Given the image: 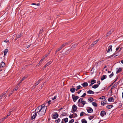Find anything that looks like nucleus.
I'll return each instance as SVG.
<instances>
[{"mask_svg":"<svg viewBox=\"0 0 123 123\" xmlns=\"http://www.w3.org/2000/svg\"><path fill=\"white\" fill-rule=\"evenodd\" d=\"M62 49V47H60L59 48H58L57 50H56V51H55V54H56V53L58 52V51H59V50H61Z\"/></svg>","mask_w":123,"mask_h":123,"instance_id":"nucleus-25","label":"nucleus"},{"mask_svg":"<svg viewBox=\"0 0 123 123\" xmlns=\"http://www.w3.org/2000/svg\"><path fill=\"white\" fill-rule=\"evenodd\" d=\"M108 101L110 102H113L114 101V100L113 98L112 97L111 98H109L108 99Z\"/></svg>","mask_w":123,"mask_h":123,"instance_id":"nucleus-14","label":"nucleus"},{"mask_svg":"<svg viewBox=\"0 0 123 123\" xmlns=\"http://www.w3.org/2000/svg\"><path fill=\"white\" fill-rule=\"evenodd\" d=\"M31 5H37V6H40L39 3H38V4H36L35 3H32L31 4Z\"/></svg>","mask_w":123,"mask_h":123,"instance_id":"nucleus-39","label":"nucleus"},{"mask_svg":"<svg viewBox=\"0 0 123 123\" xmlns=\"http://www.w3.org/2000/svg\"><path fill=\"white\" fill-rule=\"evenodd\" d=\"M6 93V92H5L4 94H3V95H1L0 96V99H1L2 98L3 96V95H4Z\"/></svg>","mask_w":123,"mask_h":123,"instance_id":"nucleus-40","label":"nucleus"},{"mask_svg":"<svg viewBox=\"0 0 123 123\" xmlns=\"http://www.w3.org/2000/svg\"><path fill=\"white\" fill-rule=\"evenodd\" d=\"M82 123H87V121L85 120H82Z\"/></svg>","mask_w":123,"mask_h":123,"instance_id":"nucleus-36","label":"nucleus"},{"mask_svg":"<svg viewBox=\"0 0 123 123\" xmlns=\"http://www.w3.org/2000/svg\"><path fill=\"white\" fill-rule=\"evenodd\" d=\"M94 116H90L89 117V119L90 120H91L94 117Z\"/></svg>","mask_w":123,"mask_h":123,"instance_id":"nucleus-32","label":"nucleus"},{"mask_svg":"<svg viewBox=\"0 0 123 123\" xmlns=\"http://www.w3.org/2000/svg\"><path fill=\"white\" fill-rule=\"evenodd\" d=\"M8 51V50L7 49H5V50L4 51V55H5L6 54Z\"/></svg>","mask_w":123,"mask_h":123,"instance_id":"nucleus-27","label":"nucleus"},{"mask_svg":"<svg viewBox=\"0 0 123 123\" xmlns=\"http://www.w3.org/2000/svg\"><path fill=\"white\" fill-rule=\"evenodd\" d=\"M67 45V43H65L63 44L61 46L62 48L63 47H64L65 46Z\"/></svg>","mask_w":123,"mask_h":123,"instance_id":"nucleus-33","label":"nucleus"},{"mask_svg":"<svg viewBox=\"0 0 123 123\" xmlns=\"http://www.w3.org/2000/svg\"><path fill=\"white\" fill-rule=\"evenodd\" d=\"M8 117H7V116H6V117H4L2 118L3 119H4V120H5V119L7 118Z\"/></svg>","mask_w":123,"mask_h":123,"instance_id":"nucleus-59","label":"nucleus"},{"mask_svg":"<svg viewBox=\"0 0 123 123\" xmlns=\"http://www.w3.org/2000/svg\"><path fill=\"white\" fill-rule=\"evenodd\" d=\"M87 112L89 113H91L93 111V109L90 107L89 108L87 109Z\"/></svg>","mask_w":123,"mask_h":123,"instance_id":"nucleus-8","label":"nucleus"},{"mask_svg":"<svg viewBox=\"0 0 123 123\" xmlns=\"http://www.w3.org/2000/svg\"><path fill=\"white\" fill-rule=\"evenodd\" d=\"M112 105H109L107 106L106 107V108L108 109H110L112 107Z\"/></svg>","mask_w":123,"mask_h":123,"instance_id":"nucleus-31","label":"nucleus"},{"mask_svg":"<svg viewBox=\"0 0 123 123\" xmlns=\"http://www.w3.org/2000/svg\"><path fill=\"white\" fill-rule=\"evenodd\" d=\"M63 121L66 123L68 121V118H65L62 119V123H64L63 122Z\"/></svg>","mask_w":123,"mask_h":123,"instance_id":"nucleus-13","label":"nucleus"},{"mask_svg":"<svg viewBox=\"0 0 123 123\" xmlns=\"http://www.w3.org/2000/svg\"><path fill=\"white\" fill-rule=\"evenodd\" d=\"M1 64L0 65V68H1L5 66V64L3 62H2Z\"/></svg>","mask_w":123,"mask_h":123,"instance_id":"nucleus-11","label":"nucleus"},{"mask_svg":"<svg viewBox=\"0 0 123 123\" xmlns=\"http://www.w3.org/2000/svg\"><path fill=\"white\" fill-rule=\"evenodd\" d=\"M87 93L90 94H93L94 93V92L92 90H89L87 92Z\"/></svg>","mask_w":123,"mask_h":123,"instance_id":"nucleus-18","label":"nucleus"},{"mask_svg":"<svg viewBox=\"0 0 123 123\" xmlns=\"http://www.w3.org/2000/svg\"><path fill=\"white\" fill-rule=\"evenodd\" d=\"M119 48V47H117L116 48V51Z\"/></svg>","mask_w":123,"mask_h":123,"instance_id":"nucleus-63","label":"nucleus"},{"mask_svg":"<svg viewBox=\"0 0 123 123\" xmlns=\"http://www.w3.org/2000/svg\"><path fill=\"white\" fill-rule=\"evenodd\" d=\"M52 63L51 61H50L49 62L46 63L45 66H44V67L45 68L47 66L49 65Z\"/></svg>","mask_w":123,"mask_h":123,"instance_id":"nucleus-19","label":"nucleus"},{"mask_svg":"<svg viewBox=\"0 0 123 123\" xmlns=\"http://www.w3.org/2000/svg\"><path fill=\"white\" fill-rule=\"evenodd\" d=\"M80 106H79V107H83L84 105L86 104V101H83L80 102Z\"/></svg>","mask_w":123,"mask_h":123,"instance_id":"nucleus-4","label":"nucleus"},{"mask_svg":"<svg viewBox=\"0 0 123 123\" xmlns=\"http://www.w3.org/2000/svg\"><path fill=\"white\" fill-rule=\"evenodd\" d=\"M27 77V76L25 77V76H24V77L22 79H21V80L19 82V84L21 82L23 81L24 80H25V79Z\"/></svg>","mask_w":123,"mask_h":123,"instance_id":"nucleus-23","label":"nucleus"},{"mask_svg":"<svg viewBox=\"0 0 123 123\" xmlns=\"http://www.w3.org/2000/svg\"><path fill=\"white\" fill-rule=\"evenodd\" d=\"M77 109V107L75 105H74L72 107V112H74L76 111Z\"/></svg>","mask_w":123,"mask_h":123,"instance_id":"nucleus-3","label":"nucleus"},{"mask_svg":"<svg viewBox=\"0 0 123 123\" xmlns=\"http://www.w3.org/2000/svg\"><path fill=\"white\" fill-rule=\"evenodd\" d=\"M88 101H90V102H92L94 100L93 98H89L88 99Z\"/></svg>","mask_w":123,"mask_h":123,"instance_id":"nucleus-26","label":"nucleus"},{"mask_svg":"<svg viewBox=\"0 0 123 123\" xmlns=\"http://www.w3.org/2000/svg\"><path fill=\"white\" fill-rule=\"evenodd\" d=\"M57 96H55L53 98H52V100H54L56 98Z\"/></svg>","mask_w":123,"mask_h":123,"instance_id":"nucleus-45","label":"nucleus"},{"mask_svg":"<svg viewBox=\"0 0 123 123\" xmlns=\"http://www.w3.org/2000/svg\"><path fill=\"white\" fill-rule=\"evenodd\" d=\"M31 44H30L29 45H28L27 46V48H29L31 46Z\"/></svg>","mask_w":123,"mask_h":123,"instance_id":"nucleus-60","label":"nucleus"},{"mask_svg":"<svg viewBox=\"0 0 123 123\" xmlns=\"http://www.w3.org/2000/svg\"><path fill=\"white\" fill-rule=\"evenodd\" d=\"M96 82V81L95 80H92L91 82V83L92 84H93L94 83H95Z\"/></svg>","mask_w":123,"mask_h":123,"instance_id":"nucleus-28","label":"nucleus"},{"mask_svg":"<svg viewBox=\"0 0 123 123\" xmlns=\"http://www.w3.org/2000/svg\"><path fill=\"white\" fill-rule=\"evenodd\" d=\"M112 46L111 45L109 46L108 48V49L107 51L108 52H109L110 51H111L112 50V49L111 48L112 47Z\"/></svg>","mask_w":123,"mask_h":123,"instance_id":"nucleus-15","label":"nucleus"},{"mask_svg":"<svg viewBox=\"0 0 123 123\" xmlns=\"http://www.w3.org/2000/svg\"><path fill=\"white\" fill-rule=\"evenodd\" d=\"M74 121V120L73 119H72L70 120L69 122V123H72Z\"/></svg>","mask_w":123,"mask_h":123,"instance_id":"nucleus-42","label":"nucleus"},{"mask_svg":"<svg viewBox=\"0 0 123 123\" xmlns=\"http://www.w3.org/2000/svg\"><path fill=\"white\" fill-rule=\"evenodd\" d=\"M106 75H103L101 77V80H102L105 79L106 78Z\"/></svg>","mask_w":123,"mask_h":123,"instance_id":"nucleus-20","label":"nucleus"},{"mask_svg":"<svg viewBox=\"0 0 123 123\" xmlns=\"http://www.w3.org/2000/svg\"><path fill=\"white\" fill-rule=\"evenodd\" d=\"M114 74L113 72H112L111 74L109 75V77L110 78H111L113 76Z\"/></svg>","mask_w":123,"mask_h":123,"instance_id":"nucleus-38","label":"nucleus"},{"mask_svg":"<svg viewBox=\"0 0 123 123\" xmlns=\"http://www.w3.org/2000/svg\"><path fill=\"white\" fill-rule=\"evenodd\" d=\"M73 115L72 114V115H71L69 116V117L70 118H71L73 117Z\"/></svg>","mask_w":123,"mask_h":123,"instance_id":"nucleus-51","label":"nucleus"},{"mask_svg":"<svg viewBox=\"0 0 123 123\" xmlns=\"http://www.w3.org/2000/svg\"><path fill=\"white\" fill-rule=\"evenodd\" d=\"M10 115H11V114L10 113H8L7 116L8 117V116H10Z\"/></svg>","mask_w":123,"mask_h":123,"instance_id":"nucleus-61","label":"nucleus"},{"mask_svg":"<svg viewBox=\"0 0 123 123\" xmlns=\"http://www.w3.org/2000/svg\"><path fill=\"white\" fill-rule=\"evenodd\" d=\"M46 109L47 107L44 104H43L41 106H39L37 107L35 110V112L38 113L39 115L41 116L45 114Z\"/></svg>","mask_w":123,"mask_h":123,"instance_id":"nucleus-1","label":"nucleus"},{"mask_svg":"<svg viewBox=\"0 0 123 123\" xmlns=\"http://www.w3.org/2000/svg\"><path fill=\"white\" fill-rule=\"evenodd\" d=\"M41 80H39L35 84L36 86L37 85L40 81Z\"/></svg>","mask_w":123,"mask_h":123,"instance_id":"nucleus-35","label":"nucleus"},{"mask_svg":"<svg viewBox=\"0 0 123 123\" xmlns=\"http://www.w3.org/2000/svg\"><path fill=\"white\" fill-rule=\"evenodd\" d=\"M75 89L74 88H72L70 89V91L71 92H74L75 91Z\"/></svg>","mask_w":123,"mask_h":123,"instance_id":"nucleus-21","label":"nucleus"},{"mask_svg":"<svg viewBox=\"0 0 123 123\" xmlns=\"http://www.w3.org/2000/svg\"><path fill=\"white\" fill-rule=\"evenodd\" d=\"M19 83L18 84V85H17L16 86V88H18H18L19 87Z\"/></svg>","mask_w":123,"mask_h":123,"instance_id":"nucleus-50","label":"nucleus"},{"mask_svg":"<svg viewBox=\"0 0 123 123\" xmlns=\"http://www.w3.org/2000/svg\"><path fill=\"white\" fill-rule=\"evenodd\" d=\"M81 90H80L77 92V93L78 94H79L81 92Z\"/></svg>","mask_w":123,"mask_h":123,"instance_id":"nucleus-56","label":"nucleus"},{"mask_svg":"<svg viewBox=\"0 0 123 123\" xmlns=\"http://www.w3.org/2000/svg\"><path fill=\"white\" fill-rule=\"evenodd\" d=\"M4 120L3 119V118H2L0 120V123H1V122H2Z\"/></svg>","mask_w":123,"mask_h":123,"instance_id":"nucleus-49","label":"nucleus"},{"mask_svg":"<svg viewBox=\"0 0 123 123\" xmlns=\"http://www.w3.org/2000/svg\"><path fill=\"white\" fill-rule=\"evenodd\" d=\"M74 115H75L74 117H77V115L76 113H74Z\"/></svg>","mask_w":123,"mask_h":123,"instance_id":"nucleus-55","label":"nucleus"},{"mask_svg":"<svg viewBox=\"0 0 123 123\" xmlns=\"http://www.w3.org/2000/svg\"><path fill=\"white\" fill-rule=\"evenodd\" d=\"M97 83L98 84V85H100V81H98L97 82Z\"/></svg>","mask_w":123,"mask_h":123,"instance_id":"nucleus-64","label":"nucleus"},{"mask_svg":"<svg viewBox=\"0 0 123 123\" xmlns=\"http://www.w3.org/2000/svg\"><path fill=\"white\" fill-rule=\"evenodd\" d=\"M8 117H7V116H6V117H4L2 118L3 119H4V120H5V119L7 118Z\"/></svg>","mask_w":123,"mask_h":123,"instance_id":"nucleus-58","label":"nucleus"},{"mask_svg":"<svg viewBox=\"0 0 123 123\" xmlns=\"http://www.w3.org/2000/svg\"><path fill=\"white\" fill-rule=\"evenodd\" d=\"M43 60L42 59H41L40 60V62H39V63H41L42 62V61H43Z\"/></svg>","mask_w":123,"mask_h":123,"instance_id":"nucleus-62","label":"nucleus"},{"mask_svg":"<svg viewBox=\"0 0 123 123\" xmlns=\"http://www.w3.org/2000/svg\"><path fill=\"white\" fill-rule=\"evenodd\" d=\"M18 89V88H16L13 89V91H16Z\"/></svg>","mask_w":123,"mask_h":123,"instance_id":"nucleus-48","label":"nucleus"},{"mask_svg":"<svg viewBox=\"0 0 123 123\" xmlns=\"http://www.w3.org/2000/svg\"><path fill=\"white\" fill-rule=\"evenodd\" d=\"M105 98V97L104 96H102V97H100V98H99V99H103Z\"/></svg>","mask_w":123,"mask_h":123,"instance_id":"nucleus-43","label":"nucleus"},{"mask_svg":"<svg viewBox=\"0 0 123 123\" xmlns=\"http://www.w3.org/2000/svg\"><path fill=\"white\" fill-rule=\"evenodd\" d=\"M98 85L97 84H95L92 86V87L94 88H97L98 86Z\"/></svg>","mask_w":123,"mask_h":123,"instance_id":"nucleus-24","label":"nucleus"},{"mask_svg":"<svg viewBox=\"0 0 123 123\" xmlns=\"http://www.w3.org/2000/svg\"><path fill=\"white\" fill-rule=\"evenodd\" d=\"M58 116V115L57 113H55L54 114L53 116V118L54 119L57 118Z\"/></svg>","mask_w":123,"mask_h":123,"instance_id":"nucleus-12","label":"nucleus"},{"mask_svg":"<svg viewBox=\"0 0 123 123\" xmlns=\"http://www.w3.org/2000/svg\"><path fill=\"white\" fill-rule=\"evenodd\" d=\"M122 69L121 68H117L116 73L117 74L118 73L120 72L122 70Z\"/></svg>","mask_w":123,"mask_h":123,"instance_id":"nucleus-17","label":"nucleus"},{"mask_svg":"<svg viewBox=\"0 0 123 123\" xmlns=\"http://www.w3.org/2000/svg\"><path fill=\"white\" fill-rule=\"evenodd\" d=\"M82 87L80 86L79 85L77 86L76 87V91H77L78 90L80 89H82Z\"/></svg>","mask_w":123,"mask_h":123,"instance_id":"nucleus-22","label":"nucleus"},{"mask_svg":"<svg viewBox=\"0 0 123 123\" xmlns=\"http://www.w3.org/2000/svg\"><path fill=\"white\" fill-rule=\"evenodd\" d=\"M86 93H84L83 94L82 96H81V97H82V98L86 96Z\"/></svg>","mask_w":123,"mask_h":123,"instance_id":"nucleus-41","label":"nucleus"},{"mask_svg":"<svg viewBox=\"0 0 123 123\" xmlns=\"http://www.w3.org/2000/svg\"><path fill=\"white\" fill-rule=\"evenodd\" d=\"M16 108H13L12 109L10 110V111H9V113H10L11 114V112H12V111H13L14 109Z\"/></svg>","mask_w":123,"mask_h":123,"instance_id":"nucleus-44","label":"nucleus"},{"mask_svg":"<svg viewBox=\"0 0 123 123\" xmlns=\"http://www.w3.org/2000/svg\"><path fill=\"white\" fill-rule=\"evenodd\" d=\"M43 31L41 29L40 30L39 32V34H41L42 32Z\"/></svg>","mask_w":123,"mask_h":123,"instance_id":"nucleus-53","label":"nucleus"},{"mask_svg":"<svg viewBox=\"0 0 123 123\" xmlns=\"http://www.w3.org/2000/svg\"><path fill=\"white\" fill-rule=\"evenodd\" d=\"M72 98L73 99L74 101L75 102L79 98V97L78 96H75L73 94L72 96Z\"/></svg>","mask_w":123,"mask_h":123,"instance_id":"nucleus-2","label":"nucleus"},{"mask_svg":"<svg viewBox=\"0 0 123 123\" xmlns=\"http://www.w3.org/2000/svg\"><path fill=\"white\" fill-rule=\"evenodd\" d=\"M21 36L20 34H18L16 36V38L15 40H17L18 38H19L21 37Z\"/></svg>","mask_w":123,"mask_h":123,"instance_id":"nucleus-30","label":"nucleus"},{"mask_svg":"<svg viewBox=\"0 0 123 123\" xmlns=\"http://www.w3.org/2000/svg\"><path fill=\"white\" fill-rule=\"evenodd\" d=\"M51 102V101L50 100H49V101L48 102H47L48 103V104L49 105L50 103V102Z\"/></svg>","mask_w":123,"mask_h":123,"instance_id":"nucleus-57","label":"nucleus"},{"mask_svg":"<svg viewBox=\"0 0 123 123\" xmlns=\"http://www.w3.org/2000/svg\"><path fill=\"white\" fill-rule=\"evenodd\" d=\"M82 86L83 87H86L88 86L87 83L86 82H84L82 84Z\"/></svg>","mask_w":123,"mask_h":123,"instance_id":"nucleus-16","label":"nucleus"},{"mask_svg":"<svg viewBox=\"0 0 123 123\" xmlns=\"http://www.w3.org/2000/svg\"><path fill=\"white\" fill-rule=\"evenodd\" d=\"M104 102H101V104L102 105H104Z\"/></svg>","mask_w":123,"mask_h":123,"instance_id":"nucleus-54","label":"nucleus"},{"mask_svg":"<svg viewBox=\"0 0 123 123\" xmlns=\"http://www.w3.org/2000/svg\"><path fill=\"white\" fill-rule=\"evenodd\" d=\"M66 114L65 112H63L62 114V115L63 116H65L66 115Z\"/></svg>","mask_w":123,"mask_h":123,"instance_id":"nucleus-46","label":"nucleus"},{"mask_svg":"<svg viewBox=\"0 0 123 123\" xmlns=\"http://www.w3.org/2000/svg\"><path fill=\"white\" fill-rule=\"evenodd\" d=\"M37 113L35 112L33 114L32 116L31 117V120L35 118L37 115Z\"/></svg>","mask_w":123,"mask_h":123,"instance_id":"nucleus-6","label":"nucleus"},{"mask_svg":"<svg viewBox=\"0 0 123 123\" xmlns=\"http://www.w3.org/2000/svg\"><path fill=\"white\" fill-rule=\"evenodd\" d=\"M106 114V113L105 111H101L100 115L102 117H103Z\"/></svg>","mask_w":123,"mask_h":123,"instance_id":"nucleus-7","label":"nucleus"},{"mask_svg":"<svg viewBox=\"0 0 123 123\" xmlns=\"http://www.w3.org/2000/svg\"><path fill=\"white\" fill-rule=\"evenodd\" d=\"M99 40L98 39L97 40H96L94 41L92 43V44L91 45V47L90 48H89V49L90 48L92 47L95 44L97 43L98 42V41Z\"/></svg>","mask_w":123,"mask_h":123,"instance_id":"nucleus-5","label":"nucleus"},{"mask_svg":"<svg viewBox=\"0 0 123 123\" xmlns=\"http://www.w3.org/2000/svg\"><path fill=\"white\" fill-rule=\"evenodd\" d=\"M113 30H111L110 31H109L106 34V37L109 36L112 33V32H113Z\"/></svg>","mask_w":123,"mask_h":123,"instance_id":"nucleus-10","label":"nucleus"},{"mask_svg":"<svg viewBox=\"0 0 123 123\" xmlns=\"http://www.w3.org/2000/svg\"><path fill=\"white\" fill-rule=\"evenodd\" d=\"M36 85L35 84L32 87V88L33 89L35 88L36 87Z\"/></svg>","mask_w":123,"mask_h":123,"instance_id":"nucleus-47","label":"nucleus"},{"mask_svg":"<svg viewBox=\"0 0 123 123\" xmlns=\"http://www.w3.org/2000/svg\"><path fill=\"white\" fill-rule=\"evenodd\" d=\"M114 55V54H113V55H110V56L109 57V58H111V57H113V56Z\"/></svg>","mask_w":123,"mask_h":123,"instance_id":"nucleus-52","label":"nucleus"},{"mask_svg":"<svg viewBox=\"0 0 123 123\" xmlns=\"http://www.w3.org/2000/svg\"><path fill=\"white\" fill-rule=\"evenodd\" d=\"M84 101L83 100V99L82 98H80L79 100L77 103V104L78 105V106H80V102L81 101Z\"/></svg>","mask_w":123,"mask_h":123,"instance_id":"nucleus-9","label":"nucleus"},{"mask_svg":"<svg viewBox=\"0 0 123 123\" xmlns=\"http://www.w3.org/2000/svg\"><path fill=\"white\" fill-rule=\"evenodd\" d=\"M60 118H58L55 120V122L57 123H58L60 122Z\"/></svg>","mask_w":123,"mask_h":123,"instance_id":"nucleus-34","label":"nucleus"},{"mask_svg":"<svg viewBox=\"0 0 123 123\" xmlns=\"http://www.w3.org/2000/svg\"><path fill=\"white\" fill-rule=\"evenodd\" d=\"M92 105L94 107H97V103L95 102H93L92 103Z\"/></svg>","mask_w":123,"mask_h":123,"instance_id":"nucleus-29","label":"nucleus"},{"mask_svg":"<svg viewBox=\"0 0 123 123\" xmlns=\"http://www.w3.org/2000/svg\"><path fill=\"white\" fill-rule=\"evenodd\" d=\"M84 114H85V113L83 112H81L80 114V116L81 117L83 116Z\"/></svg>","mask_w":123,"mask_h":123,"instance_id":"nucleus-37","label":"nucleus"}]
</instances>
